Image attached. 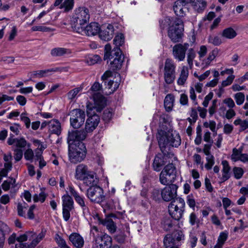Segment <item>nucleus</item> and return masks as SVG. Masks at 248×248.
<instances>
[{
  "label": "nucleus",
  "mask_w": 248,
  "mask_h": 248,
  "mask_svg": "<svg viewBox=\"0 0 248 248\" xmlns=\"http://www.w3.org/2000/svg\"><path fill=\"white\" fill-rule=\"evenodd\" d=\"M94 104L88 103L87 105V113L88 116L84 130L89 134L92 133L97 126L100 118L96 112H100L106 105V99L101 94H93Z\"/></svg>",
  "instance_id": "1"
},
{
  "label": "nucleus",
  "mask_w": 248,
  "mask_h": 248,
  "mask_svg": "<svg viewBox=\"0 0 248 248\" xmlns=\"http://www.w3.org/2000/svg\"><path fill=\"white\" fill-rule=\"evenodd\" d=\"M160 24L163 29L165 28L166 24L169 25L168 35L172 42L178 43L180 41L183 35V22L181 19L166 17L160 21Z\"/></svg>",
  "instance_id": "2"
},
{
  "label": "nucleus",
  "mask_w": 248,
  "mask_h": 248,
  "mask_svg": "<svg viewBox=\"0 0 248 248\" xmlns=\"http://www.w3.org/2000/svg\"><path fill=\"white\" fill-rule=\"evenodd\" d=\"M156 137L162 153H165V151H166V148L168 146L177 147L181 143L179 134L175 132L170 134L167 133L163 130H160L158 132Z\"/></svg>",
  "instance_id": "3"
},
{
  "label": "nucleus",
  "mask_w": 248,
  "mask_h": 248,
  "mask_svg": "<svg viewBox=\"0 0 248 248\" xmlns=\"http://www.w3.org/2000/svg\"><path fill=\"white\" fill-rule=\"evenodd\" d=\"M87 149L83 142L68 144V157L71 163L81 162L85 158Z\"/></svg>",
  "instance_id": "4"
},
{
  "label": "nucleus",
  "mask_w": 248,
  "mask_h": 248,
  "mask_svg": "<svg viewBox=\"0 0 248 248\" xmlns=\"http://www.w3.org/2000/svg\"><path fill=\"white\" fill-rule=\"evenodd\" d=\"M163 67V78L164 82L168 85L172 84L176 78V64L170 58H167Z\"/></svg>",
  "instance_id": "5"
},
{
  "label": "nucleus",
  "mask_w": 248,
  "mask_h": 248,
  "mask_svg": "<svg viewBox=\"0 0 248 248\" xmlns=\"http://www.w3.org/2000/svg\"><path fill=\"white\" fill-rule=\"evenodd\" d=\"M185 206V202L183 199L177 198L171 201L168 206L170 216L174 220H179L183 216Z\"/></svg>",
  "instance_id": "6"
},
{
  "label": "nucleus",
  "mask_w": 248,
  "mask_h": 248,
  "mask_svg": "<svg viewBox=\"0 0 248 248\" xmlns=\"http://www.w3.org/2000/svg\"><path fill=\"white\" fill-rule=\"evenodd\" d=\"M176 179V171L174 165L171 163L166 165L159 175V182L163 185L172 184Z\"/></svg>",
  "instance_id": "7"
},
{
  "label": "nucleus",
  "mask_w": 248,
  "mask_h": 248,
  "mask_svg": "<svg viewBox=\"0 0 248 248\" xmlns=\"http://www.w3.org/2000/svg\"><path fill=\"white\" fill-rule=\"evenodd\" d=\"M112 78V72L110 71H107L102 76L101 78L105 81L106 84V88L108 89L109 91L106 93L109 94L113 93L119 87L121 82V77L120 74H115L113 79H108V78Z\"/></svg>",
  "instance_id": "8"
},
{
  "label": "nucleus",
  "mask_w": 248,
  "mask_h": 248,
  "mask_svg": "<svg viewBox=\"0 0 248 248\" xmlns=\"http://www.w3.org/2000/svg\"><path fill=\"white\" fill-rule=\"evenodd\" d=\"M73 18L76 23L74 27V30L76 31V27H82L89 22L90 19L89 10L85 7H79L76 9Z\"/></svg>",
  "instance_id": "9"
},
{
  "label": "nucleus",
  "mask_w": 248,
  "mask_h": 248,
  "mask_svg": "<svg viewBox=\"0 0 248 248\" xmlns=\"http://www.w3.org/2000/svg\"><path fill=\"white\" fill-rule=\"evenodd\" d=\"M86 195L92 202L95 203H101L105 198L102 188L98 186L90 187L87 190Z\"/></svg>",
  "instance_id": "10"
},
{
  "label": "nucleus",
  "mask_w": 248,
  "mask_h": 248,
  "mask_svg": "<svg viewBox=\"0 0 248 248\" xmlns=\"http://www.w3.org/2000/svg\"><path fill=\"white\" fill-rule=\"evenodd\" d=\"M85 119V112L80 109H74L71 111L70 124L75 129L80 127Z\"/></svg>",
  "instance_id": "11"
},
{
  "label": "nucleus",
  "mask_w": 248,
  "mask_h": 248,
  "mask_svg": "<svg viewBox=\"0 0 248 248\" xmlns=\"http://www.w3.org/2000/svg\"><path fill=\"white\" fill-rule=\"evenodd\" d=\"M189 45L187 43L177 44L172 47V54L175 60L178 62L183 61L186 58V52Z\"/></svg>",
  "instance_id": "12"
},
{
  "label": "nucleus",
  "mask_w": 248,
  "mask_h": 248,
  "mask_svg": "<svg viewBox=\"0 0 248 248\" xmlns=\"http://www.w3.org/2000/svg\"><path fill=\"white\" fill-rule=\"evenodd\" d=\"M112 54L113 55L108 59L110 60L113 59L110 62L111 68L113 70H119L122 67L124 56L122 54L120 48L118 47H114Z\"/></svg>",
  "instance_id": "13"
},
{
  "label": "nucleus",
  "mask_w": 248,
  "mask_h": 248,
  "mask_svg": "<svg viewBox=\"0 0 248 248\" xmlns=\"http://www.w3.org/2000/svg\"><path fill=\"white\" fill-rule=\"evenodd\" d=\"M100 27L96 22H92L85 28L82 27H76V31L82 35L86 34L88 36H94L99 33Z\"/></svg>",
  "instance_id": "14"
},
{
  "label": "nucleus",
  "mask_w": 248,
  "mask_h": 248,
  "mask_svg": "<svg viewBox=\"0 0 248 248\" xmlns=\"http://www.w3.org/2000/svg\"><path fill=\"white\" fill-rule=\"evenodd\" d=\"M178 186L175 184H170L165 186L161 191V197L166 202L175 200L177 197Z\"/></svg>",
  "instance_id": "15"
},
{
  "label": "nucleus",
  "mask_w": 248,
  "mask_h": 248,
  "mask_svg": "<svg viewBox=\"0 0 248 248\" xmlns=\"http://www.w3.org/2000/svg\"><path fill=\"white\" fill-rule=\"evenodd\" d=\"M88 133L84 129L80 130H73L69 132L67 138L68 144H75L82 142L87 137Z\"/></svg>",
  "instance_id": "16"
},
{
  "label": "nucleus",
  "mask_w": 248,
  "mask_h": 248,
  "mask_svg": "<svg viewBox=\"0 0 248 248\" xmlns=\"http://www.w3.org/2000/svg\"><path fill=\"white\" fill-rule=\"evenodd\" d=\"M167 151H165V153H163V155L160 154L157 155L154 160L153 163V167L154 170L156 171H159L162 167L167 162V159L169 156H173L172 154H167Z\"/></svg>",
  "instance_id": "17"
},
{
  "label": "nucleus",
  "mask_w": 248,
  "mask_h": 248,
  "mask_svg": "<svg viewBox=\"0 0 248 248\" xmlns=\"http://www.w3.org/2000/svg\"><path fill=\"white\" fill-rule=\"evenodd\" d=\"M68 189L70 194L73 196L77 203L81 207L83 211L88 209L85 202V198L83 196L80 195L72 186H69Z\"/></svg>",
  "instance_id": "18"
},
{
  "label": "nucleus",
  "mask_w": 248,
  "mask_h": 248,
  "mask_svg": "<svg viewBox=\"0 0 248 248\" xmlns=\"http://www.w3.org/2000/svg\"><path fill=\"white\" fill-rule=\"evenodd\" d=\"M187 2L185 0H179L175 1L173 5V10L175 15L179 17H183L187 10Z\"/></svg>",
  "instance_id": "19"
},
{
  "label": "nucleus",
  "mask_w": 248,
  "mask_h": 248,
  "mask_svg": "<svg viewBox=\"0 0 248 248\" xmlns=\"http://www.w3.org/2000/svg\"><path fill=\"white\" fill-rule=\"evenodd\" d=\"M114 32L113 26L111 24H108L106 28L100 30L99 34V37L102 40L108 41L112 38Z\"/></svg>",
  "instance_id": "20"
},
{
  "label": "nucleus",
  "mask_w": 248,
  "mask_h": 248,
  "mask_svg": "<svg viewBox=\"0 0 248 248\" xmlns=\"http://www.w3.org/2000/svg\"><path fill=\"white\" fill-rule=\"evenodd\" d=\"M90 171L86 165L83 164H79L75 170V178L77 180L81 181Z\"/></svg>",
  "instance_id": "21"
},
{
  "label": "nucleus",
  "mask_w": 248,
  "mask_h": 248,
  "mask_svg": "<svg viewBox=\"0 0 248 248\" xmlns=\"http://www.w3.org/2000/svg\"><path fill=\"white\" fill-rule=\"evenodd\" d=\"M56 0L54 2L55 6H59V8L67 12L72 10L74 7V0Z\"/></svg>",
  "instance_id": "22"
},
{
  "label": "nucleus",
  "mask_w": 248,
  "mask_h": 248,
  "mask_svg": "<svg viewBox=\"0 0 248 248\" xmlns=\"http://www.w3.org/2000/svg\"><path fill=\"white\" fill-rule=\"evenodd\" d=\"M65 68L56 67L54 68L48 69L44 70L35 71L32 72V76L34 78H41L46 76V74L49 72H56L58 71H65Z\"/></svg>",
  "instance_id": "23"
},
{
  "label": "nucleus",
  "mask_w": 248,
  "mask_h": 248,
  "mask_svg": "<svg viewBox=\"0 0 248 248\" xmlns=\"http://www.w3.org/2000/svg\"><path fill=\"white\" fill-rule=\"evenodd\" d=\"M69 240L72 244L77 248L83 247L84 241L83 237L78 233H72L69 236Z\"/></svg>",
  "instance_id": "24"
},
{
  "label": "nucleus",
  "mask_w": 248,
  "mask_h": 248,
  "mask_svg": "<svg viewBox=\"0 0 248 248\" xmlns=\"http://www.w3.org/2000/svg\"><path fill=\"white\" fill-rule=\"evenodd\" d=\"M99 242L95 243L98 248H109L112 244V238L107 234H104L99 238Z\"/></svg>",
  "instance_id": "25"
},
{
  "label": "nucleus",
  "mask_w": 248,
  "mask_h": 248,
  "mask_svg": "<svg viewBox=\"0 0 248 248\" xmlns=\"http://www.w3.org/2000/svg\"><path fill=\"white\" fill-rule=\"evenodd\" d=\"M48 130L52 134L60 135L62 131L61 124L60 122L56 119H52L49 121Z\"/></svg>",
  "instance_id": "26"
},
{
  "label": "nucleus",
  "mask_w": 248,
  "mask_h": 248,
  "mask_svg": "<svg viewBox=\"0 0 248 248\" xmlns=\"http://www.w3.org/2000/svg\"><path fill=\"white\" fill-rule=\"evenodd\" d=\"M100 224L106 226L109 232L114 233L116 231V225L114 221L110 218L106 217L105 219H99Z\"/></svg>",
  "instance_id": "27"
},
{
  "label": "nucleus",
  "mask_w": 248,
  "mask_h": 248,
  "mask_svg": "<svg viewBox=\"0 0 248 248\" xmlns=\"http://www.w3.org/2000/svg\"><path fill=\"white\" fill-rule=\"evenodd\" d=\"M223 168L221 170L222 176L220 178L222 182L228 180L231 177V167L227 160H223L221 162Z\"/></svg>",
  "instance_id": "28"
},
{
  "label": "nucleus",
  "mask_w": 248,
  "mask_h": 248,
  "mask_svg": "<svg viewBox=\"0 0 248 248\" xmlns=\"http://www.w3.org/2000/svg\"><path fill=\"white\" fill-rule=\"evenodd\" d=\"M9 227L0 220V248H2L5 239V235L10 232Z\"/></svg>",
  "instance_id": "29"
},
{
  "label": "nucleus",
  "mask_w": 248,
  "mask_h": 248,
  "mask_svg": "<svg viewBox=\"0 0 248 248\" xmlns=\"http://www.w3.org/2000/svg\"><path fill=\"white\" fill-rule=\"evenodd\" d=\"M84 185L87 186H96L97 180L95 173L91 171L82 180Z\"/></svg>",
  "instance_id": "30"
},
{
  "label": "nucleus",
  "mask_w": 248,
  "mask_h": 248,
  "mask_svg": "<svg viewBox=\"0 0 248 248\" xmlns=\"http://www.w3.org/2000/svg\"><path fill=\"white\" fill-rule=\"evenodd\" d=\"M193 8L197 12L201 13L206 7V2L204 0H190Z\"/></svg>",
  "instance_id": "31"
},
{
  "label": "nucleus",
  "mask_w": 248,
  "mask_h": 248,
  "mask_svg": "<svg viewBox=\"0 0 248 248\" xmlns=\"http://www.w3.org/2000/svg\"><path fill=\"white\" fill-rule=\"evenodd\" d=\"M189 72L187 66H183L181 70L179 77L177 80L178 85L182 86L186 83L188 77Z\"/></svg>",
  "instance_id": "32"
},
{
  "label": "nucleus",
  "mask_w": 248,
  "mask_h": 248,
  "mask_svg": "<svg viewBox=\"0 0 248 248\" xmlns=\"http://www.w3.org/2000/svg\"><path fill=\"white\" fill-rule=\"evenodd\" d=\"M71 53V51L70 49L59 47L53 48L50 51V54L53 57H62Z\"/></svg>",
  "instance_id": "33"
},
{
  "label": "nucleus",
  "mask_w": 248,
  "mask_h": 248,
  "mask_svg": "<svg viewBox=\"0 0 248 248\" xmlns=\"http://www.w3.org/2000/svg\"><path fill=\"white\" fill-rule=\"evenodd\" d=\"M219 52V49L217 48H215L213 49L209 53L208 57L202 60V64L205 67L208 66L211 62L214 60L217 56Z\"/></svg>",
  "instance_id": "34"
},
{
  "label": "nucleus",
  "mask_w": 248,
  "mask_h": 248,
  "mask_svg": "<svg viewBox=\"0 0 248 248\" xmlns=\"http://www.w3.org/2000/svg\"><path fill=\"white\" fill-rule=\"evenodd\" d=\"M62 208H68L72 210L74 207V201L71 196L68 194L64 195L62 197Z\"/></svg>",
  "instance_id": "35"
},
{
  "label": "nucleus",
  "mask_w": 248,
  "mask_h": 248,
  "mask_svg": "<svg viewBox=\"0 0 248 248\" xmlns=\"http://www.w3.org/2000/svg\"><path fill=\"white\" fill-rule=\"evenodd\" d=\"M174 100V96L172 94H168L166 96L164 99V104L167 111H170L172 110Z\"/></svg>",
  "instance_id": "36"
},
{
  "label": "nucleus",
  "mask_w": 248,
  "mask_h": 248,
  "mask_svg": "<svg viewBox=\"0 0 248 248\" xmlns=\"http://www.w3.org/2000/svg\"><path fill=\"white\" fill-rule=\"evenodd\" d=\"M236 35V31L231 27L225 29L221 33V36L228 39H232L235 38Z\"/></svg>",
  "instance_id": "37"
},
{
  "label": "nucleus",
  "mask_w": 248,
  "mask_h": 248,
  "mask_svg": "<svg viewBox=\"0 0 248 248\" xmlns=\"http://www.w3.org/2000/svg\"><path fill=\"white\" fill-rule=\"evenodd\" d=\"M34 234V238H31L32 239L31 242L30 243L31 246L33 248H34L36 245L44 238L45 236V233L44 232H41L38 235H36L35 233L33 232Z\"/></svg>",
  "instance_id": "38"
},
{
  "label": "nucleus",
  "mask_w": 248,
  "mask_h": 248,
  "mask_svg": "<svg viewBox=\"0 0 248 248\" xmlns=\"http://www.w3.org/2000/svg\"><path fill=\"white\" fill-rule=\"evenodd\" d=\"M34 234L33 232H28L24 234L20 235L16 238V240L20 243L26 241L28 240H31V238H34Z\"/></svg>",
  "instance_id": "39"
},
{
  "label": "nucleus",
  "mask_w": 248,
  "mask_h": 248,
  "mask_svg": "<svg viewBox=\"0 0 248 248\" xmlns=\"http://www.w3.org/2000/svg\"><path fill=\"white\" fill-rule=\"evenodd\" d=\"M208 42L215 46H219L222 43L221 37L217 35H210L208 38Z\"/></svg>",
  "instance_id": "40"
},
{
  "label": "nucleus",
  "mask_w": 248,
  "mask_h": 248,
  "mask_svg": "<svg viewBox=\"0 0 248 248\" xmlns=\"http://www.w3.org/2000/svg\"><path fill=\"white\" fill-rule=\"evenodd\" d=\"M195 57L196 53L193 48L189 49L187 54V62L190 68H192L193 66V62Z\"/></svg>",
  "instance_id": "41"
},
{
  "label": "nucleus",
  "mask_w": 248,
  "mask_h": 248,
  "mask_svg": "<svg viewBox=\"0 0 248 248\" xmlns=\"http://www.w3.org/2000/svg\"><path fill=\"white\" fill-rule=\"evenodd\" d=\"M233 124L235 125H239L240 126V131H244L248 128V121L247 120H242L240 119H236Z\"/></svg>",
  "instance_id": "42"
},
{
  "label": "nucleus",
  "mask_w": 248,
  "mask_h": 248,
  "mask_svg": "<svg viewBox=\"0 0 248 248\" xmlns=\"http://www.w3.org/2000/svg\"><path fill=\"white\" fill-rule=\"evenodd\" d=\"M124 35L122 33L117 35L113 40V43L115 45V47L119 48L124 43Z\"/></svg>",
  "instance_id": "43"
},
{
  "label": "nucleus",
  "mask_w": 248,
  "mask_h": 248,
  "mask_svg": "<svg viewBox=\"0 0 248 248\" xmlns=\"http://www.w3.org/2000/svg\"><path fill=\"white\" fill-rule=\"evenodd\" d=\"M234 99L237 105H241L244 102L245 96L243 93L239 92L235 93L233 96Z\"/></svg>",
  "instance_id": "44"
},
{
  "label": "nucleus",
  "mask_w": 248,
  "mask_h": 248,
  "mask_svg": "<svg viewBox=\"0 0 248 248\" xmlns=\"http://www.w3.org/2000/svg\"><path fill=\"white\" fill-rule=\"evenodd\" d=\"M90 234L93 236V240L95 242V243L99 242V238L101 236H100L99 232L97 227L95 226L91 227Z\"/></svg>",
  "instance_id": "45"
},
{
  "label": "nucleus",
  "mask_w": 248,
  "mask_h": 248,
  "mask_svg": "<svg viewBox=\"0 0 248 248\" xmlns=\"http://www.w3.org/2000/svg\"><path fill=\"white\" fill-rule=\"evenodd\" d=\"M42 191L39 194H35L33 197V199L34 202H44L47 197V194L42 190Z\"/></svg>",
  "instance_id": "46"
},
{
  "label": "nucleus",
  "mask_w": 248,
  "mask_h": 248,
  "mask_svg": "<svg viewBox=\"0 0 248 248\" xmlns=\"http://www.w3.org/2000/svg\"><path fill=\"white\" fill-rule=\"evenodd\" d=\"M28 205L26 203L23 202L18 203L17 206L18 215L21 217H26L25 211L27 209Z\"/></svg>",
  "instance_id": "47"
},
{
  "label": "nucleus",
  "mask_w": 248,
  "mask_h": 248,
  "mask_svg": "<svg viewBox=\"0 0 248 248\" xmlns=\"http://www.w3.org/2000/svg\"><path fill=\"white\" fill-rule=\"evenodd\" d=\"M81 90L82 88L80 87L75 88L71 90L67 94L68 99L71 100H74Z\"/></svg>",
  "instance_id": "48"
},
{
  "label": "nucleus",
  "mask_w": 248,
  "mask_h": 248,
  "mask_svg": "<svg viewBox=\"0 0 248 248\" xmlns=\"http://www.w3.org/2000/svg\"><path fill=\"white\" fill-rule=\"evenodd\" d=\"M190 117L187 119L190 124H194L198 119V113L196 109L191 108L190 112Z\"/></svg>",
  "instance_id": "49"
},
{
  "label": "nucleus",
  "mask_w": 248,
  "mask_h": 248,
  "mask_svg": "<svg viewBox=\"0 0 248 248\" xmlns=\"http://www.w3.org/2000/svg\"><path fill=\"white\" fill-rule=\"evenodd\" d=\"M55 240L58 246L61 248H69L66 245L65 240L58 234L55 235Z\"/></svg>",
  "instance_id": "50"
},
{
  "label": "nucleus",
  "mask_w": 248,
  "mask_h": 248,
  "mask_svg": "<svg viewBox=\"0 0 248 248\" xmlns=\"http://www.w3.org/2000/svg\"><path fill=\"white\" fill-rule=\"evenodd\" d=\"M113 110L112 108H107L103 112V119L106 122L109 121L112 117Z\"/></svg>",
  "instance_id": "51"
},
{
  "label": "nucleus",
  "mask_w": 248,
  "mask_h": 248,
  "mask_svg": "<svg viewBox=\"0 0 248 248\" xmlns=\"http://www.w3.org/2000/svg\"><path fill=\"white\" fill-rule=\"evenodd\" d=\"M234 178L236 179H240L242 178L244 171L243 169L240 167H234L232 169Z\"/></svg>",
  "instance_id": "52"
},
{
  "label": "nucleus",
  "mask_w": 248,
  "mask_h": 248,
  "mask_svg": "<svg viewBox=\"0 0 248 248\" xmlns=\"http://www.w3.org/2000/svg\"><path fill=\"white\" fill-rule=\"evenodd\" d=\"M164 246L165 248H169L171 247V246L173 244L174 239L170 234L166 235L164 239Z\"/></svg>",
  "instance_id": "53"
},
{
  "label": "nucleus",
  "mask_w": 248,
  "mask_h": 248,
  "mask_svg": "<svg viewBox=\"0 0 248 248\" xmlns=\"http://www.w3.org/2000/svg\"><path fill=\"white\" fill-rule=\"evenodd\" d=\"M113 49L111 50V46L110 44H108L105 46V53L104 56V59L105 60H108L109 59L111 56H112V52Z\"/></svg>",
  "instance_id": "54"
},
{
  "label": "nucleus",
  "mask_w": 248,
  "mask_h": 248,
  "mask_svg": "<svg viewBox=\"0 0 248 248\" xmlns=\"http://www.w3.org/2000/svg\"><path fill=\"white\" fill-rule=\"evenodd\" d=\"M31 30L33 31L50 32L54 31V29L43 26H35L32 27Z\"/></svg>",
  "instance_id": "55"
},
{
  "label": "nucleus",
  "mask_w": 248,
  "mask_h": 248,
  "mask_svg": "<svg viewBox=\"0 0 248 248\" xmlns=\"http://www.w3.org/2000/svg\"><path fill=\"white\" fill-rule=\"evenodd\" d=\"M100 60V57L98 55H93L89 56L86 61L89 65H93L97 63Z\"/></svg>",
  "instance_id": "56"
},
{
  "label": "nucleus",
  "mask_w": 248,
  "mask_h": 248,
  "mask_svg": "<svg viewBox=\"0 0 248 248\" xmlns=\"http://www.w3.org/2000/svg\"><path fill=\"white\" fill-rule=\"evenodd\" d=\"M206 160L207 162L205 164V168L207 170H210L215 163L214 157L213 155H209L206 157Z\"/></svg>",
  "instance_id": "57"
},
{
  "label": "nucleus",
  "mask_w": 248,
  "mask_h": 248,
  "mask_svg": "<svg viewBox=\"0 0 248 248\" xmlns=\"http://www.w3.org/2000/svg\"><path fill=\"white\" fill-rule=\"evenodd\" d=\"M26 115V112L22 113L20 115V120L24 123L26 128H29L31 125V120Z\"/></svg>",
  "instance_id": "58"
},
{
  "label": "nucleus",
  "mask_w": 248,
  "mask_h": 248,
  "mask_svg": "<svg viewBox=\"0 0 248 248\" xmlns=\"http://www.w3.org/2000/svg\"><path fill=\"white\" fill-rule=\"evenodd\" d=\"M21 125L16 123H15L10 126V130L15 135H18L21 130Z\"/></svg>",
  "instance_id": "59"
},
{
  "label": "nucleus",
  "mask_w": 248,
  "mask_h": 248,
  "mask_svg": "<svg viewBox=\"0 0 248 248\" xmlns=\"http://www.w3.org/2000/svg\"><path fill=\"white\" fill-rule=\"evenodd\" d=\"M186 202L190 208H192L193 210L195 209L196 202L192 194H190L187 196Z\"/></svg>",
  "instance_id": "60"
},
{
  "label": "nucleus",
  "mask_w": 248,
  "mask_h": 248,
  "mask_svg": "<svg viewBox=\"0 0 248 248\" xmlns=\"http://www.w3.org/2000/svg\"><path fill=\"white\" fill-rule=\"evenodd\" d=\"M223 102L229 108H233L235 107V103L233 99L231 97H228L224 99Z\"/></svg>",
  "instance_id": "61"
},
{
  "label": "nucleus",
  "mask_w": 248,
  "mask_h": 248,
  "mask_svg": "<svg viewBox=\"0 0 248 248\" xmlns=\"http://www.w3.org/2000/svg\"><path fill=\"white\" fill-rule=\"evenodd\" d=\"M23 156V151L20 149L16 148L14 150V158L16 161H19Z\"/></svg>",
  "instance_id": "62"
},
{
  "label": "nucleus",
  "mask_w": 248,
  "mask_h": 248,
  "mask_svg": "<svg viewBox=\"0 0 248 248\" xmlns=\"http://www.w3.org/2000/svg\"><path fill=\"white\" fill-rule=\"evenodd\" d=\"M234 78H235V76L233 75H231L229 76V77H228V78H226V79L222 81V82L221 83L222 86L226 87V86L231 85L232 83V81H233Z\"/></svg>",
  "instance_id": "63"
},
{
  "label": "nucleus",
  "mask_w": 248,
  "mask_h": 248,
  "mask_svg": "<svg viewBox=\"0 0 248 248\" xmlns=\"http://www.w3.org/2000/svg\"><path fill=\"white\" fill-rule=\"evenodd\" d=\"M207 52V47L204 45L201 46L200 47L199 50L198 51V54L199 55L200 59L203 58L206 55Z\"/></svg>",
  "instance_id": "64"
}]
</instances>
